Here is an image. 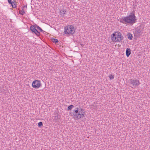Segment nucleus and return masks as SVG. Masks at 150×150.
Returning <instances> with one entry per match:
<instances>
[{
  "mask_svg": "<svg viewBox=\"0 0 150 150\" xmlns=\"http://www.w3.org/2000/svg\"><path fill=\"white\" fill-rule=\"evenodd\" d=\"M110 79H114V76L113 75H111L110 76Z\"/></svg>",
  "mask_w": 150,
  "mask_h": 150,
  "instance_id": "nucleus-20",
  "label": "nucleus"
},
{
  "mask_svg": "<svg viewBox=\"0 0 150 150\" xmlns=\"http://www.w3.org/2000/svg\"><path fill=\"white\" fill-rule=\"evenodd\" d=\"M8 1L9 4H12L13 1H11V0H8Z\"/></svg>",
  "mask_w": 150,
  "mask_h": 150,
  "instance_id": "nucleus-19",
  "label": "nucleus"
},
{
  "mask_svg": "<svg viewBox=\"0 0 150 150\" xmlns=\"http://www.w3.org/2000/svg\"><path fill=\"white\" fill-rule=\"evenodd\" d=\"M11 4L12 6V7L13 8H15L16 7V1L13 2L12 4Z\"/></svg>",
  "mask_w": 150,
  "mask_h": 150,
  "instance_id": "nucleus-13",
  "label": "nucleus"
},
{
  "mask_svg": "<svg viewBox=\"0 0 150 150\" xmlns=\"http://www.w3.org/2000/svg\"><path fill=\"white\" fill-rule=\"evenodd\" d=\"M75 29L74 27L71 25H69L64 28V33L69 35L73 34L75 32Z\"/></svg>",
  "mask_w": 150,
  "mask_h": 150,
  "instance_id": "nucleus-4",
  "label": "nucleus"
},
{
  "mask_svg": "<svg viewBox=\"0 0 150 150\" xmlns=\"http://www.w3.org/2000/svg\"><path fill=\"white\" fill-rule=\"evenodd\" d=\"M111 38L113 42H120L123 40V36L121 33L116 31L112 34Z\"/></svg>",
  "mask_w": 150,
  "mask_h": 150,
  "instance_id": "nucleus-2",
  "label": "nucleus"
},
{
  "mask_svg": "<svg viewBox=\"0 0 150 150\" xmlns=\"http://www.w3.org/2000/svg\"><path fill=\"white\" fill-rule=\"evenodd\" d=\"M38 126L39 127H41L43 126V124L42 122H40L38 124Z\"/></svg>",
  "mask_w": 150,
  "mask_h": 150,
  "instance_id": "nucleus-18",
  "label": "nucleus"
},
{
  "mask_svg": "<svg viewBox=\"0 0 150 150\" xmlns=\"http://www.w3.org/2000/svg\"><path fill=\"white\" fill-rule=\"evenodd\" d=\"M137 19L135 15V13L134 11L129 13V16L125 17H122L120 19V22L123 24L127 23L133 24L135 23Z\"/></svg>",
  "mask_w": 150,
  "mask_h": 150,
  "instance_id": "nucleus-1",
  "label": "nucleus"
},
{
  "mask_svg": "<svg viewBox=\"0 0 150 150\" xmlns=\"http://www.w3.org/2000/svg\"><path fill=\"white\" fill-rule=\"evenodd\" d=\"M36 28V25H33L31 26L30 27V30L33 33Z\"/></svg>",
  "mask_w": 150,
  "mask_h": 150,
  "instance_id": "nucleus-10",
  "label": "nucleus"
},
{
  "mask_svg": "<svg viewBox=\"0 0 150 150\" xmlns=\"http://www.w3.org/2000/svg\"><path fill=\"white\" fill-rule=\"evenodd\" d=\"M128 81L129 83L134 87L138 86L140 84L139 81L137 79H130Z\"/></svg>",
  "mask_w": 150,
  "mask_h": 150,
  "instance_id": "nucleus-5",
  "label": "nucleus"
},
{
  "mask_svg": "<svg viewBox=\"0 0 150 150\" xmlns=\"http://www.w3.org/2000/svg\"><path fill=\"white\" fill-rule=\"evenodd\" d=\"M80 111L82 112H83L84 110L83 108H81L80 109Z\"/></svg>",
  "mask_w": 150,
  "mask_h": 150,
  "instance_id": "nucleus-21",
  "label": "nucleus"
},
{
  "mask_svg": "<svg viewBox=\"0 0 150 150\" xmlns=\"http://www.w3.org/2000/svg\"><path fill=\"white\" fill-rule=\"evenodd\" d=\"M36 27L37 30H40L41 32H42L44 31L43 30L38 26L36 25Z\"/></svg>",
  "mask_w": 150,
  "mask_h": 150,
  "instance_id": "nucleus-16",
  "label": "nucleus"
},
{
  "mask_svg": "<svg viewBox=\"0 0 150 150\" xmlns=\"http://www.w3.org/2000/svg\"><path fill=\"white\" fill-rule=\"evenodd\" d=\"M52 41L53 42L55 43H56L58 42V40L57 39L54 38L52 39Z\"/></svg>",
  "mask_w": 150,
  "mask_h": 150,
  "instance_id": "nucleus-15",
  "label": "nucleus"
},
{
  "mask_svg": "<svg viewBox=\"0 0 150 150\" xmlns=\"http://www.w3.org/2000/svg\"><path fill=\"white\" fill-rule=\"evenodd\" d=\"M33 33H34L36 35L39 36L40 35V33L38 31L37 29H36Z\"/></svg>",
  "mask_w": 150,
  "mask_h": 150,
  "instance_id": "nucleus-12",
  "label": "nucleus"
},
{
  "mask_svg": "<svg viewBox=\"0 0 150 150\" xmlns=\"http://www.w3.org/2000/svg\"><path fill=\"white\" fill-rule=\"evenodd\" d=\"M41 84L40 81L35 80L33 81L32 85L33 88H38L40 87Z\"/></svg>",
  "mask_w": 150,
  "mask_h": 150,
  "instance_id": "nucleus-6",
  "label": "nucleus"
},
{
  "mask_svg": "<svg viewBox=\"0 0 150 150\" xmlns=\"http://www.w3.org/2000/svg\"><path fill=\"white\" fill-rule=\"evenodd\" d=\"M144 27L142 26L138 27L137 28L136 33L137 35H139L143 30Z\"/></svg>",
  "mask_w": 150,
  "mask_h": 150,
  "instance_id": "nucleus-7",
  "label": "nucleus"
},
{
  "mask_svg": "<svg viewBox=\"0 0 150 150\" xmlns=\"http://www.w3.org/2000/svg\"><path fill=\"white\" fill-rule=\"evenodd\" d=\"M85 112L80 111V108H76L73 111L74 117L77 119H79L85 116Z\"/></svg>",
  "mask_w": 150,
  "mask_h": 150,
  "instance_id": "nucleus-3",
  "label": "nucleus"
},
{
  "mask_svg": "<svg viewBox=\"0 0 150 150\" xmlns=\"http://www.w3.org/2000/svg\"><path fill=\"white\" fill-rule=\"evenodd\" d=\"M127 38L130 40H132V39L133 36L132 34L130 33H128L127 35Z\"/></svg>",
  "mask_w": 150,
  "mask_h": 150,
  "instance_id": "nucleus-11",
  "label": "nucleus"
},
{
  "mask_svg": "<svg viewBox=\"0 0 150 150\" xmlns=\"http://www.w3.org/2000/svg\"><path fill=\"white\" fill-rule=\"evenodd\" d=\"M19 13L20 14L23 15L25 13V12L24 10H23V9H22V10L20 11Z\"/></svg>",
  "mask_w": 150,
  "mask_h": 150,
  "instance_id": "nucleus-17",
  "label": "nucleus"
},
{
  "mask_svg": "<svg viewBox=\"0 0 150 150\" xmlns=\"http://www.w3.org/2000/svg\"><path fill=\"white\" fill-rule=\"evenodd\" d=\"M24 7H26V8L27 7V6H25L24 7H23V8H24Z\"/></svg>",
  "mask_w": 150,
  "mask_h": 150,
  "instance_id": "nucleus-22",
  "label": "nucleus"
},
{
  "mask_svg": "<svg viewBox=\"0 0 150 150\" xmlns=\"http://www.w3.org/2000/svg\"><path fill=\"white\" fill-rule=\"evenodd\" d=\"M131 53V50L129 48H127L126 51V54L127 57H129Z\"/></svg>",
  "mask_w": 150,
  "mask_h": 150,
  "instance_id": "nucleus-9",
  "label": "nucleus"
},
{
  "mask_svg": "<svg viewBox=\"0 0 150 150\" xmlns=\"http://www.w3.org/2000/svg\"><path fill=\"white\" fill-rule=\"evenodd\" d=\"M13 0V1H14L13 2H14L15 1V0Z\"/></svg>",
  "mask_w": 150,
  "mask_h": 150,
  "instance_id": "nucleus-23",
  "label": "nucleus"
},
{
  "mask_svg": "<svg viewBox=\"0 0 150 150\" xmlns=\"http://www.w3.org/2000/svg\"><path fill=\"white\" fill-rule=\"evenodd\" d=\"M66 10L64 8H62L60 10V14L61 16H64V15L66 13Z\"/></svg>",
  "mask_w": 150,
  "mask_h": 150,
  "instance_id": "nucleus-8",
  "label": "nucleus"
},
{
  "mask_svg": "<svg viewBox=\"0 0 150 150\" xmlns=\"http://www.w3.org/2000/svg\"><path fill=\"white\" fill-rule=\"evenodd\" d=\"M74 107V105H71L69 106L67 108L68 110H70Z\"/></svg>",
  "mask_w": 150,
  "mask_h": 150,
  "instance_id": "nucleus-14",
  "label": "nucleus"
}]
</instances>
